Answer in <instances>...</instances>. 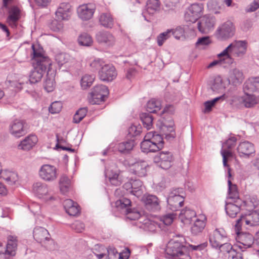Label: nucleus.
<instances>
[{"label": "nucleus", "mask_w": 259, "mask_h": 259, "mask_svg": "<svg viewBox=\"0 0 259 259\" xmlns=\"http://www.w3.org/2000/svg\"><path fill=\"white\" fill-rule=\"evenodd\" d=\"M185 239L183 237H177L170 240L166 245L165 252L169 258L178 257L179 259H191L188 246L185 245Z\"/></svg>", "instance_id": "1"}, {"label": "nucleus", "mask_w": 259, "mask_h": 259, "mask_svg": "<svg viewBox=\"0 0 259 259\" xmlns=\"http://www.w3.org/2000/svg\"><path fill=\"white\" fill-rule=\"evenodd\" d=\"M247 48V42L246 41H234L223 50V55L226 56L232 65L234 62V57L243 58L246 53Z\"/></svg>", "instance_id": "2"}, {"label": "nucleus", "mask_w": 259, "mask_h": 259, "mask_svg": "<svg viewBox=\"0 0 259 259\" xmlns=\"http://www.w3.org/2000/svg\"><path fill=\"white\" fill-rule=\"evenodd\" d=\"M182 189L178 188L171 190L167 197V208L172 211L178 210L184 205V197L181 195Z\"/></svg>", "instance_id": "3"}, {"label": "nucleus", "mask_w": 259, "mask_h": 259, "mask_svg": "<svg viewBox=\"0 0 259 259\" xmlns=\"http://www.w3.org/2000/svg\"><path fill=\"white\" fill-rule=\"evenodd\" d=\"M109 94L107 88L103 84L95 86L90 93L89 101L92 104H99Z\"/></svg>", "instance_id": "4"}, {"label": "nucleus", "mask_w": 259, "mask_h": 259, "mask_svg": "<svg viewBox=\"0 0 259 259\" xmlns=\"http://www.w3.org/2000/svg\"><path fill=\"white\" fill-rule=\"evenodd\" d=\"M235 27L232 22L227 21L220 25L215 32L218 39L222 40L232 37L235 33Z\"/></svg>", "instance_id": "5"}, {"label": "nucleus", "mask_w": 259, "mask_h": 259, "mask_svg": "<svg viewBox=\"0 0 259 259\" xmlns=\"http://www.w3.org/2000/svg\"><path fill=\"white\" fill-rule=\"evenodd\" d=\"M259 224V210L252 211L251 213L242 215L240 219L237 220L235 228L237 229L242 225L254 226Z\"/></svg>", "instance_id": "6"}, {"label": "nucleus", "mask_w": 259, "mask_h": 259, "mask_svg": "<svg viewBox=\"0 0 259 259\" xmlns=\"http://www.w3.org/2000/svg\"><path fill=\"white\" fill-rule=\"evenodd\" d=\"M216 23L214 16L205 15L200 18L197 25L199 31L202 33L207 34L212 31Z\"/></svg>", "instance_id": "7"}, {"label": "nucleus", "mask_w": 259, "mask_h": 259, "mask_svg": "<svg viewBox=\"0 0 259 259\" xmlns=\"http://www.w3.org/2000/svg\"><path fill=\"white\" fill-rule=\"evenodd\" d=\"M39 176L44 181L48 182H53L58 177L57 169L54 165L44 164L39 169Z\"/></svg>", "instance_id": "8"}, {"label": "nucleus", "mask_w": 259, "mask_h": 259, "mask_svg": "<svg viewBox=\"0 0 259 259\" xmlns=\"http://www.w3.org/2000/svg\"><path fill=\"white\" fill-rule=\"evenodd\" d=\"M96 9V7L94 4H82L77 8V16L83 21H88L93 18Z\"/></svg>", "instance_id": "9"}, {"label": "nucleus", "mask_w": 259, "mask_h": 259, "mask_svg": "<svg viewBox=\"0 0 259 259\" xmlns=\"http://www.w3.org/2000/svg\"><path fill=\"white\" fill-rule=\"evenodd\" d=\"M226 232L222 229H216L209 236V242L213 248H218L224 242H228Z\"/></svg>", "instance_id": "10"}, {"label": "nucleus", "mask_w": 259, "mask_h": 259, "mask_svg": "<svg viewBox=\"0 0 259 259\" xmlns=\"http://www.w3.org/2000/svg\"><path fill=\"white\" fill-rule=\"evenodd\" d=\"M236 239L237 241L238 247L243 251L246 248H249L253 245V247L256 245L254 244V237L249 233H239L237 232Z\"/></svg>", "instance_id": "11"}, {"label": "nucleus", "mask_w": 259, "mask_h": 259, "mask_svg": "<svg viewBox=\"0 0 259 259\" xmlns=\"http://www.w3.org/2000/svg\"><path fill=\"white\" fill-rule=\"evenodd\" d=\"M33 65L34 68L30 74L29 81L31 83H35L41 79L47 70H49L50 66L35 63H33Z\"/></svg>", "instance_id": "12"}, {"label": "nucleus", "mask_w": 259, "mask_h": 259, "mask_svg": "<svg viewBox=\"0 0 259 259\" xmlns=\"http://www.w3.org/2000/svg\"><path fill=\"white\" fill-rule=\"evenodd\" d=\"M149 164L143 160H139L130 165V169L132 173L139 177L147 175Z\"/></svg>", "instance_id": "13"}, {"label": "nucleus", "mask_w": 259, "mask_h": 259, "mask_svg": "<svg viewBox=\"0 0 259 259\" xmlns=\"http://www.w3.org/2000/svg\"><path fill=\"white\" fill-rule=\"evenodd\" d=\"M236 140L237 139L235 137H232L223 144L221 154L223 156V165L224 166H228V159L233 157V153L230 151V149L235 146Z\"/></svg>", "instance_id": "14"}, {"label": "nucleus", "mask_w": 259, "mask_h": 259, "mask_svg": "<svg viewBox=\"0 0 259 259\" xmlns=\"http://www.w3.org/2000/svg\"><path fill=\"white\" fill-rule=\"evenodd\" d=\"M117 76L115 67L110 64L104 65L101 70L99 71V78L104 81H111Z\"/></svg>", "instance_id": "15"}, {"label": "nucleus", "mask_w": 259, "mask_h": 259, "mask_svg": "<svg viewBox=\"0 0 259 259\" xmlns=\"http://www.w3.org/2000/svg\"><path fill=\"white\" fill-rule=\"evenodd\" d=\"M72 7L68 3H61L55 14L57 18L60 20H68L72 14Z\"/></svg>", "instance_id": "16"}, {"label": "nucleus", "mask_w": 259, "mask_h": 259, "mask_svg": "<svg viewBox=\"0 0 259 259\" xmlns=\"http://www.w3.org/2000/svg\"><path fill=\"white\" fill-rule=\"evenodd\" d=\"M8 9V16L6 21L12 28H16L18 25V21L21 18V10L16 6H12Z\"/></svg>", "instance_id": "17"}, {"label": "nucleus", "mask_w": 259, "mask_h": 259, "mask_svg": "<svg viewBox=\"0 0 259 259\" xmlns=\"http://www.w3.org/2000/svg\"><path fill=\"white\" fill-rule=\"evenodd\" d=\"M207 219L203 214L197 215V218L192 224L190 231L193 235H198L204 230L206 224Z\"/></svg>", "instance_id": "18"}, {"label": "nucleus", "mask_w": 259, "mask_h": 259, "mask_svg": "<svg viewBox=\"0 0 259 259\" xmlns=\"http://www.w3.org/2000/svg\"><path fill=\"white\" fill-rule=\"evenodd\" d=\"M32 63L44 64L46 66H51V62L50 59L43 54L42 49H36L34 45L32 46Z\"/></svg>", "instance_id": "19"}, {"label": "nucleus", "mask_w": 259, "mask_h": 259, "mask_svg": "<svg viewBox=\"0 0 259 259\" xmlns=\"http://www.w3.org/2000/svg\"><path fill=\"white\" fill-rule=\"evenodd\" d=\"M10 133L14 137L19 138L26 134L24 122L19 119H15L9 125Z\"/></svg>", "instance_id": "20"}, {"label": "nucleus", "mask_w": 259, "mask_h": 259, "mask_svg": "<svg viewBox=\"0 0 259 259\" xmlns=\"http://www.w3.org/2000/svg\"><path fill=\"white\" fill-rule=\"evenodd\" d=\"M237 150L241 157L248 158L255 153L253 144L248 141L241 142L238 146Z\"/></svg>", "instance_id": "21"}, {"label": "nucleus", "mask_w": 259, "mask_h": 259, "mask_svg": "<svg viewBox=\"0 0 259 259\" xmlns=\"http://www.w3.org/2000/svg\"><path fill=\"white\" fill-rule=\"evenodd\" d=\"M97 41L108 47L114 46L116 42L114 36L108 31H100L96 36Z\"/></svg>", "instance_id": "22"}, {"label": "nucleus", "mask_w": 259, "mask_h": 259, "mask_svg": "<svg viewBox=\"0 0 259 259\" xmlns=\"http://www.w3.org/2000/svg\"><path fill=\"white\" fill-rule=\"evenodd\" d=\"M176 137L174 121L171 119L167 121L163 122V139L164 138L167 141L171 142Z\"/></svg>", "instance_id": "23"}, {"label": "nucleus", "mask_w": 259, "mask_h": 259, "mask_svg": "<svg viewBox=\"0 0 259 259\" xmlns=\"http://www.w3.org/2000/svg\"><path fill=\"white\" fill-rule=\"evenodd\" d=\"M244 76L242 71L237 68L230 70L228 77L229 84L237 86L240 84L243 81Z\"/></svg>", "instance_id": "24"}, {"label": "nucleus", "mask_w": 259, "mask_h": 259, "mask_svg": "<svg viewBox=\"0 0 259 259\" xmlns=\"http://www.w3.org/2000/svg\"><path fill=\"white\" fill-rule=\"evenodd\" d=\"M160 2L158 0H148L147 3L146 8L143 12V15L145 19H148V15H152L158 11L160 9Z\"/></svg>", "instance_id": "25"}, {"label": "nucleus", "mask_w": 259, "mask_h": 259, "mask_svg": "<svg viewBox=\"0 0 259 259\" xmlns=\"http://www.w3.org/2000/svg\"><path fill=\"white\" fill-rule=\"evenodd\" d=\"M18 246L17 237L14 235H9L7 237V244L6 249L4 254H8L12 256L16 255Z\"/></svg>", "instance_id": "26"}, {"label": "nucleus", "mask_w": 259, "mask_h": 259, "mask_svg": "<svg viewBox=\"0 0 259 259\" xmlns=\"http://www.w3.org/2000/svg\"><path fill=\"white\" fill-rule=\"evenodd\" d=\"M50 234L47 229L41 227H36L33 230V237L34 239L40 243L48 241Z\"/></svg>", "instance_id": "27"}, {"label": "nucleus", "mask_w": 259, "mask_h": 259, "mask_svg": "<svg viewBox=\"0 0 259 259\" xmlns=\"http://www.w3.org/2000/svg\"><path fill=\"white\" fill-rule=\"evenodd\" d=\"M142 201L146 208L150 210L156 209L159 204L158 198L154 195H144L142 197Z\"/></svg>", "instance_id": "28"}, {"label": "nucleus", "mask_w": 259, "mask_h": 259, "mask_svg": "<svg viewBox=\"0 0 259 259\" xmlns=\"http://www.w3.org/2000/svg\"><path fill=\"white\" fill-rule=\"evenodd\" d=\"M33 191L38 197L48 199L46 196L49 194V191L48 186L46 184L40 182L34 183L33 185Z\"/></svg>", "instance_id": "29"}, {"label": "nucleus", "mask_w": 259, "mask_h": 259, "mask_svg": "<svg viewBox=\"0 0 259 259\" xmlns=\"http://www.w3.org/2000/svg\"><path fill=\"white\" fill-rule=\"evenodd\" d=\"M105 175L112 185L117 186L120 185L122 183V179L120 176L119 170L116 169H107Z\"/></svg>", "instance_id": "30"}, {"label": "nucleus", "mask_w": 259, "mask_h": 259, "mask_svg": "<svg viewBox=\"0 0 259 259\" xmlns=\"http://www.w3.org/2000/svg\"><path fill=\"white\" fill-rule=\"evenodd\" d=\"M244 93L255 92L259 91V77H251L244 82L243 85Z\"/></svg>", "instance_id": "31"}, {"label": "nucleus", "mask_w": 259, "mask_h": 259, "mask_svg": "<svg viewBox=\"0 0 259 259\" xmlns=\"http://www.w3.org/2000/svg\"><path fill=\"white\" fill-rule=\"evenodd\" d=\"M196 212L188 207L182 209L179 214V218L181 221L184 224L191 223L193 218H197Z\"/></svg>", "instance_id": "32"}, {"label": "nucleus", "mask_w": 259, "mask_h": 259, "mask_svg": "<svg viewBox=\"0 0 259 259\" xmlns=\"http://www.w3.org/2000/svg\"><path fill=\"white\" fill-rule=\"evenodd\" d=\"M37 138L35 135H29L26 137L18 145V148L23 150H29L37 143Z\"/></svg>", "instance_id": "33"}, {"label": "nucleus", "mask_w": 259, "mask_h": 259, "mask_svg": "<svg viewBox=\"0 0 259 259\" xmlns=\"http://www.w3.org/2000/svg\"><path fill=\"white\" fill-rule=\"evenodd\" d=\"M236 204L231 202H228L226 204L225 210L228 215L230 218H234L236 215L240 212L242 207L238 201H235Z\"/></svg>", "instance_id": "34"}, {"label": "nucleus", "mask_w": 259, "mask_h": 259, "mask_svg": "<svg viewBox=\"0 0 259 259\" xmlns=\"http://www.w3.org/2000/svg\"><path fill=\"white\" fill-rule=\"evenodd\" d=\"M242 103L246 108H251L259 102V98L249 93H245L242 97Z\"/></svg>", "instance_id": "35"}, {"label": "nucleus", "mask_w": 259, "mask_h": 259, "mask_svg": "<svg viewBox=\"0 0 259 259\" xmlns=\"http://www.w3.org/2000/svg\"><path fill=\"white\" fill-rule=\"evenodd\" d=\"M217 57L218 59L211 62L208 65V68H210L215 65L225 68L231 65L226 56L223 55V51L218 54Z\"/></svg>", "instance_id": "36"}, {"label": "nucleus", "mask_w": 259, "mask_h": 259, "mask_svg": "<svg viewBox=\"0 0 259 259\" xmlns=\"http://www.w3.org/2000/svg\"><path fill=\"white\" fill-rule=\"evenodd\" d=\"M134 146L133 141H128L115 144L114 149L122 153H127L132 150Z\"/></svg>", "instance_id": "37"}, {"label": "nucleus", "mask_w": 259, "mask_h": 259, "mask_svg": "<svg viewBox=\"0 0 259 259\" xmlns=\"http://www.w3.org/2000/svg\"><path fill=\"white\" fill-rule=\"evenodd\" d=\"M0 178H3L8 184L12 185L18 181V177L14 171L8 170H5L1 173Z\"/></svg>", "instance_id": "38"}, {"label": "nucleus", "mask_w": 259, "mask_h": 259, "mask_svg": "<svg viewBox=\"0 0 259 259\" xmlns=\"http://www.w3.org/2000/svg\"><path fill=\"white\" fill-rule=\"evenodd\" d=\"M101 25L107 28H112L114 26V20L110 13H103L99 17Z\"/></svg>", "instance_id": "39"}, {"label": "nucleus", "mask_w": 259, "mask_h": 259, "mask_svg": "<svg viewBox=\"0 0 259 259\" xmlns=\"http://www.w3.org/2000/svg\"><path fill=\"white\" fill-rule=\"evenodd\" d=\"M161 102L160 101L155 99H152L149 100L146 106V110L150 113H157L159 112V114H162L161 109Z\"/></svg>", "instance_id": "40"}, {"label": "nucleus", "mask_w": 259, "mask_h": 259, "mask_svg": "<svg viewBox=\"0 0 259 259\" xmlns=\"http://www.w3.org/2000/svg\"><path fill=\"white\" fill-rule=\"evenodd\" d=\"M228 199L234 200L239 199V193L237 186L233 184L230 180H228Z\"/></svg>", "instance_id": "41"}, {"label": "nucleus", "mask_w": 259, "mask_h": 259, "mask_svg": "<svg viewBox=\"0 0 259 259\" xmlns=\"http://www.w3.org/2000/svg\"><path fill=\"white\" fill-rule=\"evenodd\" d=\"M141 148L143 152L148 153L149 152H155L158 151V148L150 141L143 140L141 143Z\"/></svg>", "instance_id": "42"}, {"label": "nucleus", "mask_w": 259, "mask_h": 259, "mask_svg": "<svg viewBox=\"0 0 259 259\" xmlns=\"http://www.w3.org/2000/svg\"><path fill=\"white\" fill-rule=\"evenodd\" d=\"M95 78L94 75L85 74L82 76L80 80V85L83 90H85L90 87L93 84Z\"/></svg>", "instance_id": "43"}, {"label": "nucleus", "mask_w": 259, "mask_h": 259, "mask_svg": "<svg viewBox=\"0 0 259 259\" xmlns=\"http://www.w3.org/2000/svg\"><path fill=\"white\" fill-rule=\"evenodd\" d=\"M78 41L80 46L89 47L92 45L93 40L91 36L85 32L81 33L78 38Z\"/></svg>", "instance_id": "44"}, {"label": "nucleus", "mask_w": 259, "mask_h": 259, "mask_svg": "<svg viewBox=\"0 0 259 259\" xmlns=\"http://www.w3.org/2000/svg\"><path fill=\"white\" fill-rule=\"evenodd\" d=\"M60 189L63 193L67 192L71 185L70 180L66 176H62L60 179Z\"/></svg>", "instance_id": "45"}, {"label": "nucleus", "mask_w": 259, "mask_h": 259, "mask_svg": "<svg viewBox=\"0 0 259 259\" xmlns=\"http://www.w3.org/2000/svg\"><path fill=\"white\" fill-rule=\"evenodd\" d=\"M140 118L145 127L147 130L152 128L153 118L150 113H142L140 115Z\"/></svg>", "instance_id": "46"}, {"label": "nucleus", "mask_w": 259, "mask_h": 259, "mask_svg": "<svg viewBox=\"0 0 259 259\" xmlns=\"http://www.w3.org/2000/svg\"><path fill=\"white\" fill-rule=\"evenodd\" d=\"M174 156L169 152H163V169H167L172 165L174 161Z\"/></svg>", "instance_id": "47"}, {"label": "nucleus", "mask_w": 259, "mask_h": 259, "mask_svg": "<svg viewBox=\"0 0 259 259\" xmlns=\"http://www.w3.org/2000/svg\"><path fill=\"white\" fill-rule=\"evenodd\" d=\"M203 10V5L202 4L194 3L188 8L189 13L194 15L197 18H199Z\"/></svg>", "instance_id": "48"}, {"label": "nucleus", "mask_w": 259, "mask_h": 259, "mask_svg": "<svg viewBox=\"0 0 259 259\" xmlns=\"http://www.w3.org/2000/svg\"><path fill=\"white\" fill-rule=\"evenodd\" d=\"M106 248L104 246L97 244L93 249V252L98 259H105L106 256Z\"/></svg>", "instance_id": "49"}, {"label": "nucleus", "mask_w": 259, "mask_h": 259, "mask_svg": "<svg viewBox=\"0 0 259 259\" xmlns=\"http://www.w3.org/2000/svg\"><path fill=\"white\" fill-rule=\"evenodd\" d=\"M211 88L213 91L218 92L226 88V85L220 76H217L214 78Z\"/></svg>", "instance_id": "50"}, {"label": "nucleus", "mask_w": 259, "mask_h": 259, "mask_svg": "<svg viewBox=\"0 0 259 259\" xmlns=\"http://www.w3.org/2000/svg\"><path fill=\"white\" fill-rule=\"evenodd\" d=\"M70 60V55L67 53H60L55 56V60L60 66L68 63Z\"/></svg>", "instance_id": "51"}, {"label": "nucleus", "mask_w": 259, "mask_h": 259, "mask_svg": "<svg viewBox=\"0 0 259 259\" xmlns=\"http://www.w3.org/2000/svg\"><path fill=\"white\" fill-rule=\"evenodd\" d=\"M55 86V82L54 75L49 76L47 73V78L44 83L45 89L48 92H51L54 90Z\"/></svg>", "instance_id": "52"}, {"label": "nucleus", "mask_w": 259, "mask_h": 259, "mask_svg": "<svg viewBox=\"0 0 259 259\" xmlns=\"http://www.w3.org/2000/svg\"><path fill=\"white\" fill-rule=\"evenodd\" d=\"M87 108H81L77 110L73 117V122L76 123L80 122L87 115Z\"/></svg>", "instance_id": "53"}, {"label": "nucleus", "mask_w": 259, "mask_h": 259, "mask_svg": "<svg viewBox=\"0 0 259 259\" xmlns=\"http://www.w3.org/2000/svg\"><path fill=\"white\" fill-rule=\"evenodd\" d=\"M106 65V64L105 63L103 60L100 59H96L92 61L90 64L91 70L93 71H96L98 70H101V68Z\"/></svg>", "instance_id": "54"}, {"label": "nucleus", "mask_w": 259, "mask_h": 259, "mask_svg": "<svg viewBox=\"0 0 259 259\" xmlns=\"http://www.w3.org/2000/svg\"><path fill=\"white\" fill-rule=\"evenodd\" d=\"M125 213L126 215L127 219L130 220H136L139 219L141 217L140 212L137 209H130L126 208L125 211Z\"/></svg>", "instance_id": "55"}, {"label": "nucleus", "mask_w": 259, "mask_h": 259, "mask_svg": "<svg viewBox=\"0 0 259 259\" xmlns=\"http://www.w3.org/2000/svg\"><path fill=\"white\" fill-rule=\"evenodd\" d=\"M172 211L163 215V224L166 226H170L176 218V214Z\"/></svg>", "instance_id": "56"}, {"label": "nucleus", "mask_w": 259, "mask_h": 259, "mask_svg": "<svg viewBox=\"0 0 259 259\" xmlns=\"http://www.w3.org/2000/svg\"><path fill=\"white\" fill-rule=\"evenodd\" d=\"M218 248L224 254H228V256L231 253L232 251H235L231 243L228 242H224Z\"/></svg>", "instance_id": "57"}, {"label": "nucleus", "mask_w": 259, "mask_h": 259, "mask_svg": "<svg viewBox=\"0 0 259 259\" xmlns=\"http://www.w3.org/2000/svg\"><path fill=\"white\" fill-rule=\"evenodd\" d=\"M211 43V40L209 36H203L198 38L196 42L197 47L203 48L208 46Z\"/></svg>", "instance_id": "58"}, {"label": "nucleus", "mask_w": 259, "mask_h": 259, "mask_svg": "<svg viewBox=\"0 0 259 259\" xmlns=\"http://www.w3.org/2000/svg\"><path fill=\"white\" fill-rule=\"evenodd\" d=\"M118 253L116 249L113 247L106 248V256L105 259H116Z\"/></svg>", "instance_id": "59"}, {"label": "nucleus", "mask_w": 259, "mask_h": 259, "mask_svg": "<svg viewBox=\"0 0 259 259\" xmlns=\"http://www.w3.org/2000/svg\"><path fill=\"white\" fill-rule=\"evenodd\" d=\"M131 201L129 199L123 198L116 201L115 204L117 207L126 209L128 208L127 207L131 205Z\"/></svg>", "instance_id": "60"}, {"label": "nucleus", "mask_w": 259, "mask_h": 259, "mask_svg": "<svg viewBox=\"0 0 259 259\" xmlns=\"http://www.w3.org/2000/svg\"><path fill=\"white\" fill-rule=\"evenodd\" d=\"M254 202H252L251 199H248L242 202L241 204L243 206H246L247 209L248 210L252 209L255 208L258 205V201L256 198H253Z\"/></svg>", "instance_id": "61"}, {"label": "nucleus", "mask_w": 259, "mask_h": 259, "mask_svg": "<svg viewBox=\"0 0 259 259\" xmlns=\"http://www.w3.org/2000/svg\"><path fill=\"white\" fill-rule=\"evenodd\" d=\"M49 27L54 31H59L62 29L63 24L61 21L55 19L50 24Z\"/></svg>", "instance_id": "62"}, {"label": "nucleus", "mask_w": 259, "mask_h": 259, "mask_svg": "<svg viewBox=\"0 0 259 259\" xmlns=\"http://www.w3.org/2000/svg\"><path fill=\"white\" fill-rule=\"evenodd\" d=\"M62 108V105L60 102H53L49 107V111L52 114L59 113Z\"/></svg>", "instance_id": "63"}, {"label": "nucleus", "mask_w": 259, "mask_h": 259, "mask_svg": "<svg viewBox=\"0 0 259 259\" xmlns=\"http://www.w3.org/2000/svg\"><path fill=\"white\" fill-rule=\"evenodd\" d=\"M141 129V127L140 126L132 125L128 128V134L131 137H135L140 134Z\"/></svg>", "instance_id": "64"}]
</instances>
